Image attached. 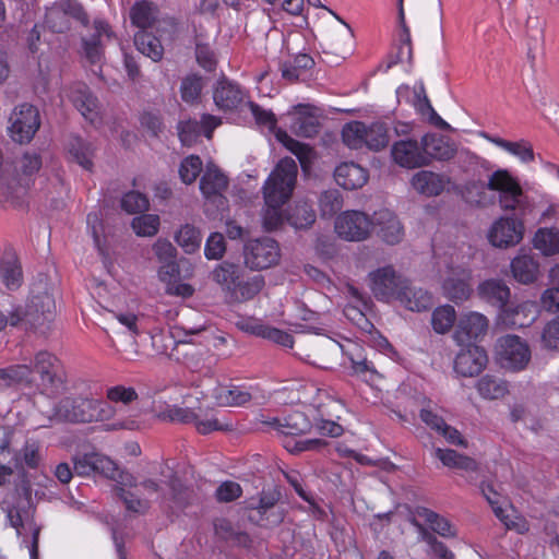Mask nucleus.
Wrapping results in <instances>:
<instances>
[{"instance_id": "1", "label": "nucleus", "mask_w": 559, "mask_h": 559, "mask_svg": "<svg viewBox=\"0 0 559 559\" xmlns=\"http://www.w3.org/2000/svg\"><path fill=\"white\" fill-rule=\"evenodd\" d=\"M21 386L28 395L55 400L69 390V377L63 362L48 350L37 352L29 364L0 368V390Z\"/></svg>"}, {"instance_id": "2", "label": "nucleus", "mask_w": 559, "mask_h": 559, "mask_svg": "<svg viewBox=\"0 0 559 559\" xmlns=\"http://www.w3.org/2000/svg\"><path fill=\"white\" fill-rule=\"evenodd\" d=\"M123 407H117L107 401L90 397H64L56 406V414L60 418L71 423H112L106 426V430H134L139 423L133 416L122 417Z\"/></svg>"}, {"instance_id": "3", "label": "nucleus", "mask_w": 559, "mask_h": 559, "mask_svg": "<svg viewBox=\"0 0 559 559\" xmlns=\"http://www.w3.org/2000/svg\"><path fill=\"white\" fill-rule=\"evenodd\" d=\"M56 314V302L46 285L38 284L31 290L25 306L16 305L11 308L12 326L25 324L33 330L46 332Z\"/></svg>"}, {"instance_id": "4", "label": "nucleus", "mask_w": 559, "mask_h": 559, "mask_svg": "<svg viewBox=\"0 0 559 559\" xmlns=\"http://www.w3.org/2000/svg\"><path fill=\"white\" fill-rule=\"evenodd\" d=\"M298 168L290 157L281 159L263 186L265 204H285L292 197Z\"/></svg>"}, {"instance_id": "5", "label": "nucleus", "mask_w": 559, "mask_h": 559, "mask_svg": "<svg viewBox=\"0 0 559 559\" xmlns=\"http://www.w3.org/2000/svg\"><path fill=\"white\" fill-rule=\"evenodd\" d=\"M496 357L499 365L511 371L524 370L531 361L528 344L518 335H503L496 344Z\"/></svg>"}, {"instance_id": "6", "label": "nucleus", "mask_w": 559, "mask_h": 559, "mask_svg": "<svg viewBox=\"0 0 559 559\" xmlns=\"http://www.w3.org/2000/svg\"><path fill=\"white\" fill-rule=\"evenodd\" d=\"M129 16L131 24L139 31L146 32L151 28L162 34L166 31L174 32L176 28V21L173 17L162 16L157 4L152 1H136L131 7Z\"/></svg>"}, {"instance_id": "7", "label": "nucleus", "mask_w": 559, "mask_h": 559, "mask_svg": "<svg viewBox=\"0 0 559 559\" xmlns=\"http://www.w3.org/2000/svg\"><path fill=\"white\" fill-rule=\"evenodd\" d=\"M487 188L499 192V204L504 211L522 206L524 194L520 183L506 169H498L489 176Z\"/></svg>"}, {"instance_id": "8", "label": "nucleus", "mask_w": 559, "mask_h": 559, "mask_svg": "<svg viewBox=\"0 0 559 559\" xmlns=\"http://www.w3.org/2000/svg\"><path fill=\"white\" fill-rule=\"evenodd\" d=\"M39 127V111L31 104L15 107L10 116V136L20 144L31 142Z\"/></svg>"}, {"instance_id": "9", "label": "nucleus", "mask_w": 559, "mask_h": 559, "mask_svg": "<svg viewBox=\"0 0 559 559\" xmlns=\"http://www.w3.org/2000/svg\"><path fill=\"white\" fill-rule=\"evenodd\" d=\"M441 294L455 305L468 300L473 294L472 271L463 266L449 269L441 281Z\"/></svg>"}, {"instance_id": "10", "label": "nucleus", "mask_w": 559, "mask_h": 559, "mask_svg": "<svg viewBox=\"0 0 559 559\" xmlns=\"http://www.w3.org/2000/svg\"><path fill=\"white\" fill-rule=\"evenodd\" d=\"M245 263L251 270H265L278 263V243L271 238L253 239L245 246Z\"/></svg>"}, {"instance_id": "11", "label": "nucleus", "mask_w": 559, "mask_h": 559, "mask_svg": "<svg viewBox=\"0 0 559 559\" xmlns=\"http://www.w3.org/2000/svg\"><path fill=\"white\" fill-rule=\"evenodd\" d=\"M369 278L374 297L381 301L397 300L399 295H401L407 282V280L397 274L391 265L371 272Z\"/></svg>"}, {"instance_id": "12", "label": "nucleus", "mask_w": 559, "mask_h": 559, "mask_svg": "<svg viewBox=\"0 0 559 559\" xmlns=\"http://www.w3.org/2000/svg\"><path fill=\"white\" fill-rule=\"evenodd\" d=\"M373 222L359 211H346L335 221L337 235L349 241H361L369 237Z\"/></svg>"}, {"instance_id": "13", "label": "nucleus", "mask_w": 559, "mask_h": 559, "mask_svg": "<svg viewBox=\"0 0 559 559\" xmlns=\"http://www.w3.org/2000/svg\"><path fill=\"white\" fill-rule=\"evenodd\" d=\"M423 140L406 138L394 142L391 146L393 162L402 168L415 169L427 166Z\"/></svg>"}, {"instance_id": "14", "label": "nucleus", "mask_w": 559, "mask_h": 559, "mask_svg": "<svg viewBox=\"0 0 559 559\" xmlns=\"http://www.w3.org/2000/svg\"><path fill=\"white\" fill-rule=\"evenodd\" d=\"M228 188V178L215 166L207 165L200 180V190L204 198L224 210L227 203L224 192Z\"/></svg>"}, {"instance_id": "15", "label": "nucleus", "mask_w": 559, "mask_h": 559, "mask_svg": "<svg viewBox=\"0 0 559 559\" xmlns=\"http://www.w3.org/2000/svg\"><path fill=\"white\" fill-rule=\"evenodd\" d=\"M488 328L489 320L486 316L476 311H469L459 318L453 338L457 344L464 345L485 336Z\"/></svg>"}, {"instance_id": "16", "label": "nucleus", "mask_w": 559, "mask_h": 559, "mask_svg": "<svg viewBox=\"0 0 559 559\" xmlns=\"http://www.w3.org/2000/svg\"><path fill=\"white\" fill-rule=\"evenodd\" d=\"M523 229L521 222L514 218L501 217L492 225L488 235L489 241L498 248L515 246L523 238Z\"/></svg>"}, {"instance_id": "17", "label": "nucleus", "mask_w": 559, "mask_h": 559, "mask_svg": "<svg viewBox=\"0 0 559 559\" xmlns=\"http://www.w3.org/2000/svg\"><path fill=\"white\" fill-rule=\"evenodd\" d=\"M421 140L427 166L431 165L433 160L448 162L456 155L455 143L444 135L427 133L421 136Z\"/></svg>"}, {"instance_id": "18", "label": "nucleus", "mask_w": 559, "mask_h": 559, "mask_svg": "<svg viewBox=\"0 0 559 559\" xmlns=\"http://www.w3.org/2000/svg\"><path fill=\"white\" fill-rule=\"evenodd\" d=\"M488 362L487 353L483 347L468 346L455 357L454 370L462 377L478 376Z\"/></svg>"}, {"instance_id": "19", "label": "nucleus", "mask_w": 559, "mask_h": 559, "mask_svg": "<svg viewBox=\"0 0 559 559\" xmlns=\"http://www.w3.org/2000/svg\"><path fill=\"white\" fill-rule=\"evenodd\" d=\"M215 536L230 547L249 549L252 546L250 535L237 523L219 518L213 523Z\"/></svg>"}, {"instance_id": "20", "label": "nucleus", "mask_w": 559, "mask_h": 559, "mask_svg": "<svg viewBox=\"0 0 559 559\" xmlns=\"http://www.w3.org/2000/svg\"><path fill=\"white\" fill-rule=\"evenodd\" d=\"M243 97L245 94L240 86L225 76L217 81L213 91L216 107L224 111L236 109L242 103Z\"/></svg>"}, {"instance_id": "21", "label": "nucleus", "mask_w": 559, "mask_h": 559, "mask_svg": "<svg viewBox=\"0 0 559 559\" xmlns=\"http://www.w3.org/2000/svg\"><path fill=\"white\" fill-rule=\"evenodd\" d=\"M70 99L87 121L95 123L99 119L98 99L85 84H76L71 91Z\"/></svg>"}, {"instance_id": "22", "label": "nucleus", "mask_w": 559, "mask_h": 559, "mask_svg": "<svg viewBox=\"0 0 559 559\" xmlns=\"http://www.w3.org/2000/svg\"><path fill=\"white\" fill-rule=\"evenodd\" d=\"M373 224L379 227V236L389 245L399 243L404 236L399 218L389 210L376 212Z\"/></svg>"}, {"instance_id": "23", "label": "nucleus", "mask_w": 559, "mask_h": 559, "mask_svg": "<svg viewBox=\"0 0 559 559\" xmlns=\"http://www.w3.org/2000/svg\"><path fill=\"white\" fill-rule=\"evenodd\" d=\"M479 297L500 310L510 301L511 290L502 280H487L477 287Z\"/></svg>"}, {"instance_id": "24", "label": "nucleus", "mask_w": 559, "mask_h": 559, "mask_svg": "<svg viewBox=\"0 0 559 559\" xmlns=\"http://www.w3.org/2000/svg\"><path fill=\"white\" fill-rule=\"evenodd\" d=\"M334 178L341 187L346 190L361 188L368 180V173L365 168L355 163H343L336 167Z\"/></svg>"}, {"instance_id": "25", "label": "nucleus", "mask_w": 559, "mask_h": 559, "mask_svg": "<svg viewBox=\"0 0 559 559\" xmlns=\"http://www.w3.org/2000/svg\"><path fill=\"white\" fill-rule=\"evenodd\" d=\"M95 33L86 39H83L84 51L90 62L95 63L100 60L103 50L102 46L105 40H110L114 36L108 23L96 20L94 22Z\"/></svg>"}, {"instance_id": "26", "label": "nucleus", "mask_w": 559, "mask_h": 559, "mask_svg": "<svg viewBox=\"0 0 559 559\" xmlns=\"http://www.w3.org/2000/svg\"><path fill=\"white\" fill-rule=\"evenodd\" d=\"M513 278L524 285L534 283L539 274V264L528 253L516 255L510 264Z\"/></svg>"}, {"instance_id": "27", "label": "nucleus", "mask_w": 559, "mask_h": 559, "mask_svg": "<svg viewBox=\"0 0 559 559\" xmlns=\"http://www.w3.org/2000/svg\"><path fill=\"white\" fill-rule=\"evenodd\" d=\"M534 308L533 302L513 304L509 301L500 310V317L509 325L523 328L535 319L534 316H530L534 312Z\"/></svg>"}, {"instance_id": "28", "label": "nucleus", "mask_w": 559, "mask_h": 559, "mask_svg": "<svg viewBox=\"0 0 559 559\" xmlns=\"http://www.w3.org/2000/svg\"><path fill=\"white\" fill-rule=\"evenodd\" d=\"M411 311H426L432 306V296L425 289L412 287L408 281L397 299Z\"/></svg>"}, {"instance_id": "29", "label": "nucleus", "mask_w": 559, "mask_h": 559, "mask_svg": "<svg viewBox=\"0 0 559 559\" xmlns=\"http://www.w3.org/2000/svg\"><path fill=\"white\" fill-rule=\"evenodd\" d=\"M293 119L292 129L298 136L311 138L319 132V121L316 116L309 112L306 105H297Z\"/></svg>"}, {"instance_id": "30", "label": "nucleus", "mask_w": 559, "mask_h": 559, "mask_svg": "<svg viewBox=\"0 0 559 559\" xmlns=\"http://www.w3.org/2000/svg\"><path fill=\"white\" fill-rule=\"evenodd\" d=\"M211 276L224 292L230 295L241 278V269L237 264L224 261L212 271Z\"/></svg>"}, {"instance_id": "31", "label": "nucleus", "mask_w": 559, "mask_h": 559, "mask_svg": "<svg viewBox=\"0 0 559 559\" xmlns=\"http://www.w3.org/2000/svg\"><path fill=\"white\" fill-rule=\"evenodd\" d=\"M412 186L423 194L436 197L443 191L444 180L436 173L421 170L413 176Z\"/></svg>"}, {"instance_id": "32", "label": "nucleus", "mask_w": 559, "mask_h": 559, "mask_svg": "<svg viewBox=\"0 0 559 559\" xmlns=\"http://www.w3.org/2000/svg\"><path fill=\"white\" fill-rule=\"evenodd\" d=\"M69 155L74 162L82 166L86 170H91L93 167V157L95 147L92 143L86 142L80 136H71L67 144Z\"/></svg>"}, {"instance_id": "33", "label": "nucleus", "mask_w": 559, "mask_h": 559, "mask_svg": "<svg viewBox=\"0 0 559 559\" xmlns=\"http://www.w3.org/2000/svg\"><path fill=\"white\" fill-rule=\"evenodd\" d=\"M134 45L136 49L154 62H158L164 57V47L160 39L145 31H138L134 34Z\"/></svg>"}, {"instance_id": "34", "label": "nucleus", "mask_w": 559, "mask_h": 559, "mask_svg": "<svg viewBox=\"0 0 559 559\" xmlns=\"http://www.w3.org/2000/svg\"><path fill=\"white\" fill-rule=\"evenodd\" d=\"M213 397L219 406H241L251 400V394L238 386L217 385Z\"/></svg>"}, {"instance_id": "35", "label": "nucleus", "mask_w": 559, "mask_h": 559, "mask_svg": "<svg viewBox=\"0 0 559 559\" xmlns=\"http://www.w3.org/2000/svg\"><path fill=\"white\" fill-rule=\"evenodd\" d=\"M435 455L444 466L466 472H476L478 463L467 455L461 454L452 449H436Z\"/></svg>"}, {"instance_id": "36", "label": "nucleus", "mask_w": 559, "mask_h": 559, "mask_svg": "<svg viewBox=\"0 0 559 559\" xmlns=\"http://www.w3.org/2000/svg\"><path fill=\"white\" fill-rule=\"evenodd\" d=\"M265 282L262 275H254L247 281H238L229 298L237 302H245L253 299L264 287Z\"/></svg>"}, {"instance_id": "37", "label": "nucleus", "mask_w": 559, "mask_h": 559, "mask_svg": "<svg viewBox=\"0 0 559 559\" xmlns=\"http://www.w3.org/2000/svg\"><path fill=\"white\" fill-rule=\"evenodd\" d=\"M313 64L314 61L309 55L299 53L293 60L281 63L282 78L294 83L300 79L306 70L311 69Z\"/></svg>"}, {"instance_id": "38", "label": "nucleus", "mask_w": 559, "mask_h": 559, "mask_svg": "<svg viewBox=\"0 0 559 559\" xmlns=\"http://www.w3.org/2000/svg\"><path fill=\"white\" fill-rule=\"evenodd\" d=\"M275 424L277 425L278 431L286 436L307 433L312 427L307 415L298 411L286 416L283 424H280L278 420H275Z\"/></svg>"}, {"instance_id": "39", "label": "nucleus", "mask_w": 559, "mask_h": 559, "mask_svg": "<svg viewBox=\"0 0 559 559\" xmlns=\"http://www.w3.org/2000/svg\"><path fill=\"white\" fill-rule=\"evenodd\" d=\"M390 142L389 128L384 122L376 121L366 124L365 143L370 151L379 152Z\"/></svg>"}, {"instance_id": "40", "label": "nucleus", "mask_w": 559, "mask_h": 559, "mask_svg": "<svg viewBox=\"0 0 559 559\" xmlns=\"http://www.w3.org/2000/svg\"><path fill=\"white\" fill-rule=\"evenodd\" d=\"M534 247L544 255L559 253V230L556 228L538 229L534 237Z\"/></svg>"}, {"instance_id": "41", "label": "nucleus", "mask_w": 559, "mask_h": 559, "mask_svg": "<svg viewBox=\"0 0 559 559\" xmlns=\"http://www.w3.org/2000/svg\"><path fill=\"white\" fill-rule=\"evenodd\" d=\"M456 321V311L451 305L437 307L431 313V325L436 333L445 334Z\"/></svg>"}, {"instance_id": "42", "label": "nucleus", "mask_w": 559, "mask_h": 559, "mask_svg": "<svg viewBox=\"0 0 559 559\" xmlns=\"http://www.w3.org/2000/svg\"><path fill=\"white\" fill-rule=\"evenodd\" d=\"M41 165V156L37 152H25L16 166L17 170L22 174L16 183L22 189H25L28 186L27 178L39 171Z\"/></svg>"}, {"instance_id": "43", "label": "nucleus", "mask_w": 559, "mask_h": 559, "mask_svg": "<svg viewBox=\"0 0 559 559\" xmlns=\"http://www.w3.org/2000/svg\"><path fill=\"white\" fill-rule=\"evenodd\" d=\"M485 138L497 146L508 151L509 153L519 156L523 162H532L534 159V152L532 145L526 141L511 142L499 136L485 134Z\"/></svg>"}, {"instance_id": "44", "label": "nucleus", "mask_w": 559, "mask_h": 559, "mask_svg": "<svg viewBox=\"0 0 559 559\" xmlns=\"http://www.w3.org/2000/svg\"><path fill=\"white\" fill-rule=\"evenodd\" d=\"M204 80L200 74L190 73L182 78L180 83V96L187 104H195L201 97Z\"/></svg>"}, {"instance_id": "45", "label": "nucleus", "mask_w": 559, "mask_h": 559, "mask_svg": "<svg viewBox=\"0 0 559 559\" xmlns=\"http://www.w3.org/2000/svg\"><path fill=\"white\" fill-rule=\"evenodd\" d=\"M175 240L186 253L191 254L200 249L202 236L195 226L186 224L175 235Z\"/></svg>"}, {"instance_id": "46", "label": "nucleus", "mask_w": 559, "mask_h": 559, "mask_svg": "<svg viewBox=\"0 0 559 559\" xmlns=\"http://www.w3.org/2000/svg\"><path fill=\"white\" fill-rule=\"evenodd\" d=\"M0 277L10 290L19 288L22 284V270L17 260L13 257L2 260L0 263Z\"/></svg>"}, {"instance_id": "47", "label": "nucleus", "mask_w": 559, "mask_h": 559, "mask_svg": "<svg viewBox=\"0 0 559 559\" xmlns=\"http://www.w3.org/2000/svg\"><path fill=\"white\" fill-rule=\"evenodd\" d=\"M477 391L485 399L497 400L508 393V385L507 382L487 374L477 382Z\"/></svg>"}, {"instance_id": "48", "label": "nucleus", "mask_w": 559, "mask_h": 559, "mask_svg": "<svg viewBox=\"0 0 559 559\" xmlns=\"http://www.w3.org/2000/svg\"><path fill=\"white\" fill-rule=\"evenodd\" d=\"M41 460L40 445L36 441H26L15 455L17 465L26 466L31 469L38 468Z\"/></svg>"}, {"instance_id": "49", "label": "nucleus", "mask_w": 559, "mask_h": 559, "mask_svg": "<svg viewBox=\"0 0 559 559\" xmlns=\"http://www.w3.org/2000/svg\"><path fill=\"white\" fill-rule=\"evenodd\" d=\"M366 123L354 121L347 123L342 131L343 142L353 150H359L366 146L365 143Z\"/></svg>"}, {"instance_id": "50", "label": "nucleus", "mask_w": 559, "mask_h": 559, "mask_svg": "<svg viewBox=\"0 0 559 559\" xmlns=\"http://www.w3.org/2000/svg\"><path fill=\"white\" fill-rule=\"evenodd\" d=\"M157 418L162 421L191 424L198 419V414L189 407L167 405L164 411L157 414Z\"/></svg>"}, {"instance_id": "51", "label": "nucleus", "mask_w": 559, "mask_h": 559, "mask_svg": "<svg viewBox=\"0 0 559 559\" xmlns=\"http://www.w3.org/2000/svg\"><path fill=\"white\" fill-rule=\"evenodd\" d=\"M287 221L296 229H305L314 223L316 213L308 203H298L287 216Z\"/></svg>"}, {"instance_id": "52", "label": "nucleus", "mask_w": 559, "mask_h": 559, "mask_svg": "<svg viewBox=\"0 0 559 559\" xmlns=\"http://www.w3.org/2000/svg\"><path fill=\"white\" fill-rule=\"evenodd\" d=\"M275 136L293 154H295L298 157L301 166L306 167L307 163L310 162L312 150L307 144L294 140L283 130H277L275 132Z\"/></svg>"}, {"instance_id": "53", "label": "nucleus", "mask_w": 559, "mask_h": 559, "mask_svg": "<svg viewBox=\"0 0 559 559\" xmlns=\"http://www.w3.org/2000/svg\"><path fill=\"white\" fill-rule=\"evenodd\" d=\"M343 206V198L337 189L323 191L319 198V209L323 217H332Z\"/></svg>"}, {"instance_id": "54", "label": "nucleus", "mask_w": 559, "mask_h": 559, "mask_svg": "<svg viewBox=\"0 0 559 559\" xmlns=\"http://www.w3.org/2000/svg\"><path fill=\"white\" fill-rule=\"evenodd\" d=\"M159 224L158 215L142 214L132 219L131 226L138 236L152 237L158 233Z\"/></svg>"}, {"instance_id": "55", "label": "nucleus", "mask_w": 559, "mask_h": 559, "mask_svg": "<svg viewBox=\"0 0 559 559\" xmlns=\"http://www.w3.org/2000/svg\"><path fill=\"white\" fill-rule=\"evenodd\" d=\"M253 333L284 347H293L294 344L293 336L289 333L270 325L259 324L254 326Z\"/></svg>"}, {"instance_id": "56", "label": "nucleus", "mask_w": 559, "mask_h": 559, "mask_svg": "<svg viewBox=\"0 0 559 559\" xmlns=\"http://www.w3.org/2000/svg\"><path fill=\"white\" fill-rule=\"evenodd\" d=\"M121 209L129 214L142 213L150 206L148 199L145 194L138 191H130L121 199Z\"/></svg>"}, {"instance_id": "57", "label": "nucleus", "mask_w": 559, "mask_h": 559, "mask_svg": "<svg viewBox=\"0 0 559 559\" xmlns=\"http://www.w3.org/2000/svg\"><path fill=\"white\" fill-rule=\"evenodd\" d=\"M283 205L284 204H265L262 214V226L266 231L276 230L284 224Z\"/></svg>"}, {"instance_id": "58", "label": "nucleus", "mask_w": 559, "mask_h": 559, "mask_svg": "<svg viewBox=\"0 0 559 559\" xmlns=\"http://www.w3.org/2000/svg\"><path fill=\"white\" fill-rule=\"evenodd\" d=\"M202 170V160L197 155H190L186 157L179 168V175L181 180L190 185L195 181Z\"/></svg>"}, {"instance_id": "59", "label": "nucleus", "mask_w": 559, "mask_h": 559, "mask_svg": "<svg viewBox=\"0 0 559 559\" xmlns=\"http://www.w3.org/2000/svg\"><path fill=\"white\" fill-rule=\"evenodd\" d=\"M195 59L198 64L207 72L215 71L217 67V58L214 50L209 44H203L200 40L195 43Z\"/></svg>"}, {"instance_id": "60", "label": "nucleus", "mask_w": 559, "mask_h": 559, "mask_svg": "<svg viewBox=\"0 0 559 559\" xmlns=\"http://www.w3.org/2000/svg\"><path fill=\"white\" fill-rule=\"evenodd\" d=\"M106 397L108 403H122L126 406L138 400L139 395L131 386L115 385L107 390Z\"/></svg>"}, {"instance_id": "61", "label": "nucleus", "mask_w": 559, "mask_h": 559, "mask_svg": "<svg viewBox=\"0 0 559 559\" xmlns=\"http://www.w3.org/2000/svg\"><path fill=\"white\" fill-rule=\"evenodd\" d=\"M201 133V126L197 120L189 119L178 124L179 139L183 145H192Z\"/></svg>"}, {"instance_id": "62", "label": "nucleus", "mask_w": 559, "mask_h": 559, "mask_svg": "<svg viewBox=\"0 0 559 559\" xmlns=\"http://www.w3.org/2000/svg\"><path fill=\"white\" fill-rule=\"evenodd\" d=\"M281 496L280 490L276 488L263 490L258 503L249 502V507L252 510H257L261 515H264L278 503Z\"/></svg>"}, {"instance_id": "63", "label": "nucleus", "mask_w": 559, "mask_h": 559, "mask_svg": "<svg viewBox=\"0 0 559 559\" xmlns=\"http://www.w3.org/2000/svg\"><path fill=\"white\" fill-rule=\"evenodd\" d=\"M542 344L548 349H559V316L549 321L542 332Z\"/></svg>"}, {"instance_id": "64", "label": "nucleus", "mask_w": 559, "mask_h": 559, "mask_svg": "<svg viewBox=\"0 0 559 559\" xmlns=\"http://www.w3.org/2000/svg\"><path fill=\"white\" fill-rule=\"evenodd\" d=\"M46 24L55 33H63L69 28V21L61 8H51L46 12Z\"/></svg>"}]
</instances>
